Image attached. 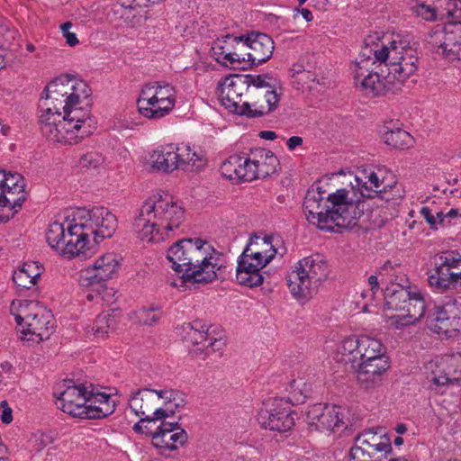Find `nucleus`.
<instances>
[{"label":"nucleus","mask_w":461,"mask_h":461,"mask_svg":"<svg viewBox=\"0 0 461 461\" xmlns=\"http://www.w3.org/2000/svg\"><path fill=\"white\" fill-rule=\"evenodd\" d=\"M375 196L391 200L377 174L363 169L350 182V189L340 188L327 194L321 187L312 185L304 197V212L307 221L321 230H331L332 227L327 226L329 222L340 228H352L364 213L362 199Z\"/></svg>","instance_id":"2"},{"label":"nucleus","mask_w":461,"mask_h":461,"mask_svg":"<svg viewBox=\"0 0 461 461\" xmlns=\"http://www.w3.org/2000/svg\"><path fill=\"white\" fill-rule=\"evenodd\" d=\"M368 284L370 285V289L375 294L379 290V282H378V276L377 275H371L367 278Z\"/></svg>","instance_id":"61"},{"label":"nucleus","mask_w":461,"mask_h":461,"mask_svg":"<svg viewBox=\"0 0 461 461\" xmlns=\"http://www.w3.org/2000/svg\"><path fill=\"white\" fill-rule=\"evenodd\" d=\"M248 100L244 101V116L257 118L269 114L279 104V95L273 78L267 75H253Z\"/></svg>","instance_id":"10"},{"label":"nucleus","mask_w":461,"mask_h":461,"mask_svg":"<svg viewBox=\"0 0 461 461\" xmlns=\"http://www.w3.org/2000/svg\"><path fill=\"white\" fill-rule=\"evenodd\" d=\"M29 442L35 451H41L52 442V437L48 433L38 431L32 435Z\"/></svg>","instance_id":"50"},{"label":"nucleus","mask_w":461,"mask_h":461,"mask_svg":"<svg viewBox=\"0 0 461 461\" xmlns=\"http://www.w3.org/2000/svg\"><path fill=\"white\" fill-rule=\"evenodd\" d=\"M255 157L258 178H265L276 171L278 160L271 151L259 150Z\"/></svg>","instance_id":"37"},{"label":"nucleus","mask_w":461,"mask_h":461,"mask_svg":"<svg viewBox=\"0 0 461 461\" xmlns=\"http://www.w3.org/2000/svg\"><path fill=\"white\" fill-rule=\"evenodd\" d=\"M40 101L39 123L42 135L52 143L77 144L95 129L91 116L92 91L73 76L55 78Z\"/></svg>","instance_id":"1"},{"label":"nucleus","mask_w":461,"mask_h":461,"mask_svg":"<svg viewBox=\"0 0 461 461\" xmlns=\"http://www.w3.org/2000/svg\"><path fill=\"white\" fill-rule=\"evenodd\" d=\"M179 156V168L185 169L188 167L199 168L203 166V160L200 154L193 150L190 146L185 145L176 147Z\"/></svg>","instance_id":"41"},{"label":"nucleus","mask_w":461,"mask_h":461,"mask_svg":"<svg viewBox=\"0 0 461 461\" xmlns=\"http://www.w3.org/2000/svg\"><path fill=\"white\" fill-rule=\"evenodd\" d=\"M234 66L232 68L245 69L247 67H251L250 54L249 50V43L246 36H237L235 50H234Z\"/></svg>","instance_id":"40"},{"label":"nucleus","mask_w":461,"mask_h":461,"mask_svg":"<svg viewBox=\"0 0 461 461\" xmlns=\"http://www.w3.org/2000/svg\"><path fill=\"white\" fill-rule=\"evenodd\" d=\"M435 217L438 221V223H443L447 219L446 212L443 211H434Z\"/></svg>","instance_id":"64"},{"label":"nucleus","mask_w":461,"mask_h":461,"mask_svg":"<svg viewBox=\"0 0 461 461\" xmlns=\"http://www.w3.org/2000/svg\"><path fill=\"white\" fill-rule=\"evenodd\" d=\"M461 316V303L456 299H450L442 305H436L429 318H446Z\"/></svg>","instance_id":"43"},{"label":"nucleus","mask_w":461,"mask_h":461,"mask_svg":"<svg viewBox=\"0 0 461 461\" xmlns=\"http://www.w3.org/2000/svg\"><path fill=\"white\" fill-rule=\"evenodd\" d=\"M329 273V265L323 255L316 253L305 257L295 263L288 273V289L296 300L309 301L317 294Z\"/></svg>","instance_id":"6"},{"label":"nucleus","mask_w":461,"mask_h":461,"mask_svg":"<svg viewBox=\"0 0 461 461\" xmlns=\"http://www.w3.org/2000/svg\"><path fill=\"white\" fill-rule=\"evenodd\" d=\"M294 414L288 401L274 399L268 409L258 412V420L265 429L285 432L294 426Z\"/></svg>","instance_id":"15"},{"label":"nucleus","mask_w":461,"mask_h":461,"mask_svg":"<svg viewBox=\"0 0 461 461\" xmlns=\"http://www.w3.org/2000/svg\"><path fill=\"white\" fill-rule=\"evenodd\" d=\"M359 368V376L368 375L379 376L389 368V360L385 353H384L380 357L361 361Z\"/></svg>","instance_id":"39"},{"label":"nucleus","mask_w":461,"mask_h":461,"mask_svg":"<svg viewBox=\"0 0 461 461\" xmlns=\"http://www.w3.org/2000/svg\"><path fill=\"white\" fill-rule=\"evenodd\" d=\"M258 136L261 139L267 140H274L277 138V135L273 131H261L258 134Z\"/></svg>","instance_id":"62"},{"label":"nucleus","mask_w":461,"mask_h":461,"mask_svg":"<svg viewBox=\"0 0 461 461\" xmlns=\"http://www.w3.org/2000/svg\"><path fill=\"white\" fill-rule=\"evenodd\" d=\"M121 267V258L115 253H105L95 260L84 271L89 284H99L112 279Z\"/></svg>","instance_id":"21"},{"label":"nucleus","mask_w":461,"mask_h":461,"mask_svg":"<svg viewBox=\"0 0 461 461\" xmlns=\"http://www.w3.org/2000/svg\"><path fill=\"white\" fill-rule=\"evenodd\" d=\"M429 325L432 331L453 337L461 330V316L446 318H429Z\"/></svg>","instance_id":"35"},{"label":"nucleus","mask_w":461,"mask_h":461,"mask_svg":"<svg viewBox=\"0 0 461 461\" xmlns=\"http://www.w3.org/2000/svg\"><path fill=\"white\" fill-rule=\"evenodd\" d=\"M112 322H113V318H111L109 314L98 315L92 326L94 335L104 338L108 333Z\"/></svg>","instance_id":"45"},{"label":"nucleus","mask_w":461,"mask_h":461,"mask_svg":"<svg viewBox=\"0 0 461 461\" xmlns=\"http://www.w3.org/2000/svg\"><path fill=\"white\" fill-rule=\"evenodd\" d=\"M23 189H25V181L22 175L0 170V191Z\"/></svg>","instance_id":"42"},{"label":"nucleus","mask_w":461,"mask_h":461,"mask_svg":"<svg viewBox=\"0 0 461 461\" xmlns=\"http://www.w3.org/2000/svg\"><path fill=\"white\" fill-rule=\"evenodd\" d=\"M237 36L226 34L215 40L211 47L212 56L221 65L232 68L235 58L232 56L235 50Z\"/></svg>","instance_id":"29"},{"label":"nucleus","mask_w":461,"mask_h":461,"mask_svg":"<svg viewBox=\"0 0 461 461\" xmlns=\"http://www.w3.org/2000/svg\"><path fill=\"white\" fill-rule=\"evenodd\" d=\"M306 416L308 423L321 432H331L344 425L340 408L335 405L313 404L309 407Z\"/></svg>","instance_id":"17"},{"label":"nucleus","mask_w":461,"mask_h":461,"mask_svg":"<svg viewBox=\"0 0 461 461\" xmlns=\"http://www.w3.org/2000/svg\"><path fill=\"white\" fill-rule=\"evenodd\" d=\"M26 199L25 189L0 191V221H7L13 218Z\"/></svg>","instance_id":"28"},{"label":"nucleus","mask_w":461,"mask_h":461,"mask_svg":"<svg viewBox=\"0 0 461 461\" xmlns=\"http://www.w3.org/2000/svg\"><path fill=\"white\" fill-rule=\"evenodd\" d=\"M178 158L177 149L171 144L154 150L150 154L149 163L156 171L172 172L179 168Z\"/></svg>","instance_id":"27"},{"label":"nucleus","mask_w":461,"mask_h":461,"mask_svg":"<svg viewBox=\"0 0 461 461\" xmlns=\"http://www.w3.org/2000/svg\"><path fill=\"white\" fill-rule=\"evenodd\" d=\"M185 209L169 194L149 196L139 209L132 226L138 238L146 242H161L178 229Z\"/></svg>","instance_id":"4"},{"label":"nucleus","mask_w":461,"mask_h":461,"mask_svg":"<svg viewBox=\"0 0 461 461\" xmlns=\"http://www.w3.org/2000/svg\"><path fill=\"white\" fill-rule=\"evenodd\" d=\"M140 314L139 317L140 322H141L142 324H145V325H149V326L157 323L160 318V314L154 313L153 309L143 310Z\"/></svg>","instance_id":"56"},{"label":"nucleus","mask_w":461,"mask_h":461,"mask_svg":"<svg viewBox=\"0 0 461 461\" xmlns=\"http://www.w3.org/2000/svg\"><path fill=\"white\" fill-rule=\"evenodd\" d=\"M410 298L404 303L402 312L388 317V325L394 329H402L420 321L425 314V301L417 288L410 287Z\"/></svg>","instance_id":"18"},{"label":"nucleus","mask_w":461,"mask_h":461,"mask_svg":"<svg viewBox=\"0 0 461 461\" xmlns=\"http://www.w3.org/2000/svg\"><path fill=\"white\" fill-rule=\"evenodd\" d=\"M413 11L417 16H420L426 21H434L437 19L438 14L439 15L438 4L435 6H432L431 5L425 4L423 2L418 3L413 6Z\"/></svg>","instance_id":"46"},{"label":"nucleus","mask_w":461,"mask_h":461,"mask_svg":"<svg viewBox=\"0 0 461 461\" xmlns=\"http://www.w3.org/2000/svg\"><path fill=\"white\" fill-rule=\"evenodd\" d=\"M410 296V287L393 285L391 287H387L384 292V309L400 313L404 309V303Z\"/></svg>","instance_id":"32"},{"label":"nucleus","mask_w":461,"mask_h":461,"mask_svg":"<svg viewBox=\"0 0 461 461\" xmlns=\"http://www.w3.org/2000/svg\"><path fill=\"white\" fill-rule=\"evenodd\" d=\"M385 353V348L379 339L369 336H361L358 348V355L361 361L372 359L375 357H380Z\"/></svg>","instance_id":"36"},{"label":"nucleus","mask_w":461,"mask_h":461,"mask_svg":"<svg viewBox=\"0 0 461 461\" xmlns=\"http://www.w3.org/2000/svg\"><path fill=\"white\" fill-rule=\"evenodd\" d=\"M429 285L445 292L461 285V255L455 250L443 251L435 258V267L428 275Z\"/></svg>","instance_id":"12"},{"label":"nucleus","mask_w":461,"mask_h":461,"mask_svg":"<svg viewBox=\"0 0 461 461\" xmlns=\"http://www.w3.org/2000/svg\"><path fill=\"white\" fill-rule=\"evenodd\" d=\"M384 140L386 145L399 149H409L412 147L414 142L412 136L400 128L385 131Z\"/></svg>","instance_id":"38"},{"label":"nucleus","mask_w":461,"mask_h":461,"mask_svg":"<svg viewBox=\"0 0 461 461\" xmlns=\"http://www.w3.org/2000/svg\"><path fill=\"white\" fill-rule=\"evenodd\" d=\"M353 72L355 73V84L357 86L359 85L366 95L376 96L385 92L386 77H381L376 72H369L367 75H365V72H366L365 69H354Z\"/></svg>","instance_id":"30"},{"label":"nucleus","mask_w":461,"mask_h":461,"mask_svg":"<svg viewBox=\"0 0 461 461\" xmlns=\"http://www.w3.org/2000/svg\"><path fill=\"white\" fill-rule=\"evenodd\" d=\"M442 359L440 357H436L426 364V371L428 377L431 379L436 385H447L456 384V378L448 375V371L446 366H442Z\"/></svg>","instance_id":"34"},{"label":"nucleus","mask_w":461,"mask_h":461,"mask_svg":"<svg viewBox=\"0 0 461 461\" xmlns=\"http://www.w3.org/2000/svg\"><path fill=\"white\" fill-rule=\"evenodd\" d=\"M151 395H157V398L163 400L165 407L156 408L153 411L151 420H165L172 417L176 412L180 411L186 404L185 394L178 390L171 388L151 389Z\"/></svg>","instance_id":"22"},{"label":"nucleus","mask_w":461,"mask_h":461,"mask_svg":"<svg viewBox=\"0 0 461 461\" xmlns=\"http://www.w3.org/2000/svg\"><path fill=\"white\" fill-rule=\"evenodd\" d=\"M42 272L41 266L36 262L24 263L18 270L14 271L13 280L21 289H31L37 284Z\"/></svg>","instance_id":"31"},{"label":"nucleus","mask_w":461,"mask_h":461,"mask_svg":"<svg viewBox=\"0 0 461 461\" xmlns=\"http://www.w3.org/2000/svg\"><path fill=\"white\" fill-rule=\"evenodd\" d=\"M188 328L190 329L189 333H194V335L197 334L202 339H209L207 336L208 327L201 321H194L192 323H189Z\"/></svg>","instance_id":"55"},{"label":"nucleus","mask_w":461,"mask_h":461,"mask_svg":"<svg viewBox=\"0 0 461 461\" xmlns=\"http://www.w3.org/2000/svg\"><path fill=\"white\" fill-rule=\"evenodd\" d=\"M104 162V158L98 152H88L81 156L78 164L81 168L95 169Z\"/></svg>","instance_id":"47"},{"label":"nucleus","mask_w":461,"mask_h":461,"mask_svg":"<svg viewBox=\"0 0 461 461\" xmlns=\"http://www.w3.org/2000/svg\"><path fill=\"white\" fill-rule=\"evenodd\" d=\"M76 221H67L65 223L52 222L46 233V240L51 249L65 258H72L88 257L86 234L76 230Z\"/></svg>","instance_id":"9"},{"label":"nucleus","mask_w":461,"mask_h":461,"mask_svg":"<svg viewBox=\"0 0 461 461\" xmlns=\"http://www.w3.org/2000/svg\"><path fill=\"white\" fill-rule=\"evenodd\" d=\"M147 99L145 93L140 91L137 99V106L139 113L145 118L150 120L161 119L172 111L162 104H158L154 99H150L149 102Z\"/></svg>","instance_id":"33"},{"label":"nucleus","mask_w":461,"mask_h":461,"mask_svg":"<svg viewBox=\"0 0 461 461\" xmlns=\"http://www.w3.org/2000/svg\"><path fill=\"white\" fill-rule=\"evenodd\" d=\"M167 258L175 271L183 272L186 283H211L221 267L220 254L199 239L178 240L168 249Z\"/></svg>","instance_id":"5"},{"label":"nucleus","mask_w":461,"mask_h":461,"mask_svg":"<svg viewBox=\"0 0 461 461\" xmlns=\"http://www.w3.org/2000/svg\"><path fill=\"white\" fill-rule=\"evenodd\" d=\"M351 448H358L365 456L372 458L379 453H390L392 445L390 438L382 428H373L358 434L356 437L355 445Z\"/></svg>","instance_id":"20"},{"label":"nucleus","mask_w":461,"mask_h":461,"mask_svg":"<svg viewBox=\"0 0 461 461\" xmlns=\"http://www.w3.org/2000/svg\"><path fill=\"white\" fill-rule=\"evenodd\" d=\"M189 339L193 344H203V347L209 348L211 347L213 351L221 349V347L224 345V342L221 339H202L200 336L194 333H187Z\"/></svg>","instance_id":"52"},{"label":"nucleus","mask_w":461,"mask_h":461,"mask_svg":"<svg viewBox=\"0 0 461 461\" xmlns=\"http://www.w3.org/2000/svg\"><path fill=\"white\" fill-rule=\"evenodd\" d=\"M303 142V140L300 136H293L289 138L286 141V145L289 150H294L297 147L301 146Z\"/></svg>","instance_id":"60"},{"label":"nucleus","mask_w":461,"mask_h":461,"mask_svg":"<svg viewBox=\"0 0 461 461\" xmlns=\"http://www.w3.org/2000/svg\"><path fill=\"white\" fill-rule=\"evenodd\" d=\"M301 385L303 386H306L305 383H303V381H293L291 384H290V388H291V397L289 398V400L294 403V404H299V403H303L305 400V398L307 397V393H309L308 390H303L301 388Z\"/></svg>","instance_id":"49"},{"label":"nucleus","mask_w":461,"mask_h":461,"mask_svg":"<svg viewBox=\"0 0 461 461\" xmlns=\"http://www.w3.org/2000/svg\"><path fill=\"white\" fill-rule=\"evenodd\" d=\"M418 42L410 35L397 34L387 43L370 45L366 41L354 69L366 70L368 63L388 67V77L403 83L418 68Z\"/></svg>","instance_id":"3"},{"label":"nucleus","mask_w":461,"mask_h":461,"mask_svg":"<svg viewBox=\"0 0 461 461\" xmlns=\"http://www.w3.org/2000/svg\"><path fill=\"white\" fill-rule=\"evenodd\" d=\"M430 43L438 46V52L448 60H461V23L447 24L443 30L435 31Z\"/></svg>","instance_id":"16"},{"label":"nucleus","mask_w":461,"mask_h":461,"mask_svg":"<svg viewBox=\"0 0 461 461\" xmlns=\"http://www.w3.org/2000/svg\"><path fill=\"white\" fill-rule=\"evenodd\" d=\"M442 359V366H446L448 375L456 378V383L461 380V353L456 352L440 357Z\"/></svg>","instance_id":"44"},{"label":"nucleus","mask_w":461,"mask_h":461,"mask_svg":"<svg viewBox=\"0 0 461 461\" xmlns=\"http://www.w3.org/2000/svg\"><path fill=\"white\" fill-rule=\"evenodd\" d=\"M152 445L160 454L177 449L187 441V433L178 427L177 422H165L150 432Z\"/></svg>","instance_id":"19"},{"label":"nucleus","mask_w":461,"mask_h":461,"mask_svg":"<svg viewBox=\"0 0 461 461\" xmlns=\"http://www.w3.org/2000/svg\"><path fill=\"white\" fill-rule=\"evenodd\" d=\"M74 227L82 234H86V245L92 237L95 243H100L106 238H111L117 228V219L107 208L103 206L92 209L78 208L73 214Z\"/></svg>","instance_id":"8"},{"label":"nucleus","mask_w":461,"mask_h":461,"mask_svg":"<svg viewBox=\"0 0 461 461\" xmlns=\"http://www.w3.org/2000/svg\"><path fill=\"white\" fill-rule=\"evenodd\" d=\"M87 395L86 413V419H103L115 411V401L110 394L95 391L90 385Z\"/></svg>","instance_id":"23"},{"label":"nucleus","mask_w":461,"mask_h":461,"mask_svg":"<svg viewBox=\"0 0 461 461\" xmlns=\"http://www.w3.org/2000/svg\"><path fill=\"white\" fill-rule=\"evenodd\" d=\"M272 236L260 238L254 236L249 239L242 254L239 257L236 268V279L239 284L248 287L258 286L263 284L264 276L260 271L278 253Z\"/></svg>","instance_id":"7"},{"label":"nucleus","mask_w":461,"mask_h":461,"mask_svg":"<svg viewBox=\"0 0 461 461\" xmlns=\"http://www.w3.org/2000/svg\"><path fill=\"white\" fill-rule=\"evenodd\" d=\"M246 163L243 165V170L241 172V180L252 181L258 178V173L257 171V164L255 158H246Z\"/></svg>","instance_id":"51"},{"label":"nucleus","mask_w":461,"mask_h":461,"mask_svg":"<svg viewBox=\"0 0 461 461\" xmlns=\"http://www.w3.org/2000/svg\"><path fill=\"white\" fill-rule=\"evenodd\" d=\"M129 406L140 418V421L151 422L158 420H151L156 404L149 387H144L131 393L129 399Z\"/></svg>","instance_id":"25"},{"label":"nucleus","mask_w":461,"mask_h":461,"mask_svg":"<svg viewBox=\"0 0 461 461\" xmlns=\"http://www.w3.org/2000/svg\"><path fill=\"white\" fill-rule=\"evenodd\" d=\"M447 219L448 220V223L451 222V219L456 218L459 216L458 209L451 208L446 212Z\"/></svg>","instance_id":"63"},{"label":"nucleus","mask_w":461,"mask_h":461,"mask_svg":"<svg viewBox=\"0 0 461 461\" xmlns=\"http://www.w3.org/2000/svg\"><path fill=\"white\" fill-rule=\"evenodd\" d=\"M63 385V390L53 393L59 402V407L72 417L86 419L88 388L72 381H64Z\"/></svg>","instance_id":"14"},{"label":"nucleus","mask_w":461,"mask_h":461,"mask_svg":"<svg viewBox=\"0 0 461 461\" xmlns=\"http://www.w3.org/2000/svg\"><path fill=\"white\" fill-rule=\"evenodd\" d=\"M1 409H2V413H1V420L5 423V424H9L12 422L13 420V416H12V409L8 406V403L6 401H3L1 402Z\"/></svg>","instance_id":"58"},{"label":"nucleus","mask_w":461,"mask_h":461,"mask_svg":"<svg viewBox=\"0 0 461 461\" xmlns=\"http://www.w3.org/2000/svg\"><path fill=\"white\" fill-rule=\"evenodd\" d=\"M145 93L149 102L154 99L158 104H162L167 108L173 110L176 102V91L175 87L162 81H156L145 84L140 90Z\"/></svg>","instance_id":"26"},{"label":"nucleus","mask_w":461,"mask_h":461,"mask_svg":"<svg viewBox=\"0 0 461 461\" xmlns=\"http://www.w3.org/2000/svg\"><path fill=\"white\" fill-rule=\"evenodd\" d=\"M237 163L234 165V180H241L240 175L243 170V165L246 163L245 157L237 155Z\"/></svg>","instance_id":"59"},{"label":"nucleus","mask_w":461,"mask_h":461,"mask_svg":"<svg viewBox=\"0 0 461 461\" xmlns=\"http://www.w3.org/2000/svg\"><path fill=\"white\" fill-rule=\"evenodd\" d=\"M19 330L23 335H31L28 340L41 341L49 339L53 330L52 315L50 311L35 302L21 306L20 313L14 315Z\"/></svg>","instance_id":"11"},{"label":"nucleus","mask_w":461,"mask_h":461,"mask_svg":"<svg viewBox=\"0 0 461 461\" xmlns=\"http://www.w3.org/2000/svg\"><path fill=\"white\" fill-rule=\"evenodd\" d=\"M251 66H258L267 61L274 51L273 40L265 33L251 32L247 34Z\"/></svg>","instance_id":"24"},{"label":"nucleus","mask_w":461,"mask_h":461,"mask_svg":"<svg viewBox=\"0 0 461 461\" xmlns=\"http://www.w3.org/2000/svg\"><path fill=\"white\" fill-rule=\"evenodd\" d=\"M253 79V75H230L218 84V97L227 109L233 113L244 116L245 109L243 107L242 96L246 93L249 95V88Z\"/></svg>","instance_id":"13"},{"label":"nucleus","mask_w":461,"mask_h":461,"mask_svg":"<svg viewBox=\"0 0 461 461\" xmlns=\"http://www.w3.org/2000/svg\"><path fill=\"white\" fill-rule=\"evenodd\" d=\"M237 161V155H233L222 162L220 171L224 177L234 180V165Z\"/></svg>","instance_id":"53"},{"label":"nucleus","mask_w":461,"mask_h":461,"mask_svg":"<svg viewBox=\"0 0 461 461\" xmlns=\"http://www.w3.org/2000/svg\"><path fill=\"white\" fill-rule=\"evenodd\" d=\"M420 213L421 216L427 221V222L430 225L431 228H435L438 224V221L434 214V210L432 208H429L428 206H423Z\"/></svg>","instance_id":"57"},{"label":"nucleus","mask_w":461,"mask_h":461,"mask_svg":"<svg viewBox=\"0 0 461 461\" xmlns=\"http://www.w3.org/2000/svg\"><path fill=\"white\" fill-rule=\"evenodd\" d=\"M360 337L351 336L345 338L338 348V352L342 356H350L357 352L358 354Z\"/></svg>","instance_id":"48"},{"label":"nucleus","mask_w":461,"mask_h":461,"mask_svg":"<svg viewBox=\"0 0 461 461\" xmlns=\"http://www.w3.org/2000/svg\"><path fill=\"white\" fill-rule=\"evenodd\" d=\"M71 27L72 23L70 22H66L60 25V31L66 40L67 44L70 47H74L78 43V40L77 35L70 32Z\"/></svg>","instance_id":"54"}]
</instances>
